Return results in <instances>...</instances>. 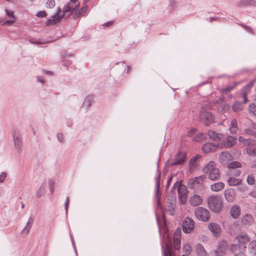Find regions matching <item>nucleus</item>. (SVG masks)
<instances>
[{
  "label": "nucleus",
  "instance_id": "nucleus-22",
  "mask_svg": "<svg viewBox=\"0 0 256 256\" xmlns=\"http://www.w3.org/2000/svg\"><path fill=\"white\" fill-rule=\"evenodd\" d=\"M224 188V184L222 182L214 183L210 186V189L213 192H218Z\"/></svg>",
  "mask_w": 256,
  "mask_h": 256
},
{
  "label": "nucleus",
  "instance_id": "nucleus-25",
  "mask_svg": "<svg viewBox=\"0 0 256 256\" xmlns=\"http://www.w3.org/2000/svg\"><path fill=\"white\" fill-rule=\"evenodd\" d=\"M196 250L198 256H207L208 254L202 244H198L196 246Z\"/></svg>",
  "mask_w": 256,
  "mask_h": 256
},
{
  "label": "nucleus",
  "instance_id": "nucleus-46",
  "mask_svg": "<svg viewBox=\"0 0 256 256\" xmlns=\"http://www.w3.org/2000/svg\"><path fill=\"white\" fill-rule=\"evenodd\" d=\"M36 16L40 18H44L46 16V13L44 11L40 12Z\"/></svg>",
  "mask_w": 256,
  "mask_h": 256
},
{
  "label": "nucleus",
  "instance_id": "nucleus-61",
  "mask_svg": "<svg viewBox=\"0 0 256 256\" xmlns=\"http://www.w3.org/2000/svg\"><path fill=\"white\" fill-rule=\"evenodd\" d=\"M255 208H256V206H255Z\"/></svg>",
  "mask_w": 256,
  "mask_h": 256
},
{
  "label": "nucleus",
  "instance_id": "nucleus-44",
  "mask_svg": "<svg viewBox=\"0 0 256 256\" xmlns=\"http://www.w3.org/2000/svg\"><path fill=\"white\" fill-rule=\"evenodd\" d=\"M55 6V1L54 0H49L46 3L47 8H52Z\"/></svg>",
  "mask_w": 256,
  "mask_h": 256
},
{
  "label": "nucleus",
  "instance_id": "nucleus-12",
  "mask_svg": "<svg viewBox=\"0 0 256 256\" xmlns=\"http://www.w3.org/2000/svg\"><path fill=\"white\" fill-rule=\"evenodd\" d=\"M220 147V144H213L210 142H208L203 145L202 147V151L204 154H208L216 151Z\"/></svg>",
  "mask_w": 256,
  "mask_h": 256
},
{
  "label": "nucleus",
  "instance_id": "nucleus-33",
  "mask_svg": "<svg viewBox=\"0 0 256 256\" xmlns=\"http://www.w3.org/2000/svg\"><path fill=\"white\" fill-rule=\"evenodd\" d=\"M242 167V164L238 161L232 162L229 163L228 165V168L234 169L235 168Z\"/></svg>",
  "mask_w": 256,
  "mask_h": 256
},
{
  "label": "nucleus",
  "instance_id": "nucleus-36",
  "mask_svg": "<svg viewBox=\"0 0 256 256\" xmlns=\"http://www.w3.org/2000/svg\"><path fill=\"white\" fill-rule=\"evenodd\" d=\"M246 181L249 184H254L256 182V179L254 176L252 174L248 175L247 176Z\"/></svg>",
  "mask_w": 256,
  "mask_h": 256
},
{
  "label": "nucleus",
  "instance_id": "nucleus-42",
  "mask_svg": "<svg viewBox=\"0 0 256 256\" xmlns=\"http://www.w3.org/2000/svg\"><path fill=\"white\" fill-rule=\"evenodd\" d=\"M249 110L250 112L256 116V106L254 104H252L250 105Z\"/></svg>",
  "mask_w": 256,
  "mask_h": 256
},
{
  "label": "nucleus",
  "instance_id": "nucleus-45",
  "mask_svg": "<svg viewBox=\"0 0 256 256\" xmlns=\"http://www.w3.org/2000/svg\"><path fill=\"white\" fill-rule=\"evenodd\" d=\"M6 177V174L2 172L0 175V182H3Z\"/></svg>",
  "mask_w": 256,
  "mask_h": 256
},
{
  "label": "nucleus",
  "instance_id": "nucleus-24",
  "mask_svg": "<svg viewBox=\"0 0 256 256\" xmlns=\"http://www.w3.org/2000/svg\"><path fill=\"white\" fill-rule=\"evenodd\" d=\"M254 222V218L250 214L244 215L242 219V222L246 226L251 225Z\"/></svg>",
  "mask_w": 256,
  "mask_h": 256
},
{
  "label": "nucleus",
  "instance_id": "nucleus-30",
  "mask_svg": "<svg viewBox=\"0 0 256 256\" xmlns=\"http://www.w3.org/2000/svg\"><path fill=\"white\" fill-rule=\"evenodd\" d=\"M94 97L92 96H86L84 102L82 106L88 109L93 102Z\"/></svg>",
  "mask_w": 256,
  "mask_h": 256
},
{
  "label": "nucleus",
  "instance_id": "nucleus-43",
  "mask_svg": "<svg viewBox=\"0 0 256 256\" xmlns=\"http://www.w3.org/2000/svg\"><path fill=\"white\" fill-rule=\"evenodd\" d=\"M181 240H174V246L176 250H179L180 248Z\"/></svg>",
  "mask_w": 256,
  "mask_h": 256
},
{
  "label": "nucleus",
  "instance_id": "nucleus-1",
  "mask_svg": "<svg viewBox=\"0 0 256 256\" xmlns=\"http://www.w3.org/2000/svg\"><path fill=\"white\" fill-rule=\"evenodd\" d=\"M79 6L78 0H70L69 3L63 8L62 12L60 8L58 9L57 14L52 16L51 19L48 20L46 23V26L54 25L60 22L62 18L69 16L74 19L84 16L87 12L88 7L86 6H84L79 8Z\"/></svg>",
  "mask_w": 256,
  "mask_h": 256
},
{
  "label": "nucleus",
  "instance_id": "nucleus-47",
  "mask_svg": "<svg viewBox=\"0 0 256 256\" xmlns=\"http://www.w3.org/2000/svg\"><path fill=\"white\" fill-rule=\"evenodd\" d=\"M57 137L60 142H63V141L64 140V136L62 134H61V133L58 134Z\"/></svg>",
  "mask_w": 256,
  "mask_h": 256
},
{
  "label": "nucleus",
  "instance_id": "nucleus-20",
  "mask_svg": "<svg viewBox=\"0 0 256 256\" xmlns=\"http://www.w3.org/2000/svg\"><path fill=\"white\" fill-rule=\"evenodd\" d=\"M7 16L10 18V20H6L4 22L5 25H12L16 21V18L14 16V12L9 10H6Z\"/></svg>",
  "mask_w": 256,
  "mask_h": 256
},
{
  "label": "nucleus",
  "instance_id": "nucleus-48",
  "mask_svg": "<svg viewBox=\"0 0 256 256\" xmlns=\"http://www.w3.org/2000/svg\"><path fill=\"white\" fill-rule=\"evenodd\" d=\"M248 140V139H246V140L244 139V138L242 136H240L238 138L239 142H242L245 146H246V141Z\"/></svg>",
  "mask_w": 256,
  "mask_h": 256
},
{
  "label": "nucleus",
  "instance_id": "nucleus-21",
  "mask_svg": "<svg viewBox=\"0 0 256 256\" xmlns=\"http://www.w3.org/2000/svg\"><path fill=\"white\" fill-rule=\"evenodd\" d=\"M208 136L209 139L212 140L214 141H220L222 139V134L216 133L214 130H209L208 132Z\"/></svg>",
  "mask_w": 256,
  "mask_h": 256
},
{
  "label": "nucleus",
  "instance_id": "nucleus-57",
  "mask_svg": "<svg viewBox=\"0 0 256 256\" xmlns=\"http://www.w3.org/2000/svg\"><path fill=\"white\" fill-rule=\"evenodd\" d=\"M22 208H24V204H23V202H22Z\"/></svg>",
  "mask_w": 256,
  "mask_h": 256
},
{
  "label": "nucleus",
  "instance_id": "nucleus-53",
  "mask_svg": "<svg viewBox=\"0 0 256 256\" xmlns=\"http://www.w3.org/2000/svg\"><path fill=\"white\" fill-rule=\"evenodd\" d=\"M240 174V170H236V173L234 174L236 176H238Z\"/></svg>",
  "mask_w": 256,
  "mask_h": 256
},
{
  "label": "nucleus",
  "instance_id": "nucleus-23",
  "mask_svg": "<svg viewBox=\"0 0 256 256\" xmlns=\"http://www.w3.org/2000/svg\"><path fill=\"white\" fill-rule=\"evenodd\" d=\"M13 136L15 146L18 148L22 146V142L19 132L15 130Z\"/></svg>",
  "mask_w": 256,
  "mask_h": 256
},
{
  "label": "nucleus",
  "instance_id": "nucleus-49",
  "mask_svg": "<svg viewBox=\"0 0 256 256\" xmlns=\"http://www.w3.org/2000/svg\"><path fill=\"white\" fill-rule=\"evenodd\" d=\"M196 129L192 128L188 132V136H192L195 132H196Z\"/></svg>",
  "mask_w": 256,
  "mask_h": 256
},
{
  "label": "nucleus",
  "instance_id": "nucleus-10",
  "mask_svg": "<svg viewBox=\"0 0 256 256\" xmlns=\"http://www.w3.org/2000/svg\"><path fill=\"white\" fill-rule=\"evenodd\" d=\"M178 191L179 200L182 204H185L187 200L188 194L186 187L184 185L178 184Z\"/></svg>",
  "mask_w": 256,
  "mask_h": 256
},
{
  "label": "nucleus",
  "instance_id": "nucleus-51",
  "mask_svg": "<svg viewBox=\"0 0 256 256\" xmlns=\"http://www.w3.org/2000/svg\"><path fill=\"white\" fill-rule=\"evenodd\" d=\"M54 184V181L50 180V182H49V185H50V188L52 191L53 190Z\"/></svg>",
  "mask_w": 256,
  "mask_h": 256
},
{
  "label": "nucleus",
  "instance_id": "nucleus-28",
  "mask_svg": "<svg viewBox=\"0 0 256 256\" xmlns=\"http://www.w3.org/2000/svg\"><path fill=\"white\" fill-rule=\"evenodd\" d=\"M238 6H256V2L254 0H242L238 3Z\"/></svg>",
  "mask_w": 256,
  "mask_h": 256
},
{
  "label": "nucleus",
  "instance_id": "nucleus-17",
  "mask_svg": "<svg viewBox=\"0 0 256 256\" xmlns=\"http://www.w3.org/2000/svg\"><path fill=\"white\" fill-rule=\"evenodd\" d=\"M236 142V138L232 136H228L226 140L222 141L220 144V147L230 148Z\"/></svg>",
  "mask_w": 256,
  "mask_h": 256
},
{
  "label": "nucleus",
  "instance_id": "nucleus-7",
  "mask_svg": "<svg viewBox=\"0 0 256 256\" xmlns=\"http://www.w3.org/2000/svg\"><path fill=\"white\" fill-rule=\"evenodd\" d=\"M195 222L193 220L190 218H186L183 221L182 230L186 234H190L192 232L194 228Z\"/></svg>",
  "mask_w": 256,
  "mask_h": 256
},
{
  "label": "nucleus",
  "instance_id": "nucleus-37",
  "mask_svg": "<svg viewBox=\"0 0 256 256\" xmlns=\"http://www.w3.org/2000/svg\"><path fill=\"white\" fill-rule=\"evenodd\" d=\"M166 237V240H165L164 242V246H163V254H164V248H165V247L168 244H170V245L171 246H172V244L170 242V237L169 236L168 234H166V236H164V237Z\"/></svg>",
  "mask_w": 256,
  "mask_h": 256
},
{
  "label": "nucleus",
  "instance_id": "nucleus-55",
  "mask_svg": "<svg viewBox=\"0 0 256 256\" xmlns=\"http://www.w3.org/2000/svg\"><path fill=\"white\" fill-rule=\"evenodd\" d=\"M172 180V178H169V180L168 181V184L169 185L170 183V181Z\"/></svg>",
  "mask_w": 256,
  "mask_h": 256
},
{
  "label": "nucleus",
  "instance_id": "nucleus-34",
  "mask_svg": "<svg viewBox=\"0 0 256 256\" xmlns=\"http://www.w3.org/2000/svg\"><path fill=\"white\" fill-rule=\"evenodd\" d=\"M181 229L177 228L174 234V240H181Z\"/></svg>",
  "mask_w": 256,
  "mask_h": 256
},
{
  "label": "nucleus",
  "instance_id": "nucleus-5",
  "mask_svg": "<svg viewBox=\"0 0 256 256\" xmlns=\"http://www.w3.org/2000/svg\"><path fill=\"white\" fill-rule=\"evenodd\" d=\"M194 214L196 218L202 222H207L210 218V213L206 208L198 207L194 210Z\"/></svg>",
  "mask_w": 256,
  "mask_h": 256
},
{
  "label": "nucleus",
  "instance_id": "nucleus-58",
  "mask_svg": "<svg viewBox=\"0 0 256 256\" xmlns=\"http://www.w3.org/2000/svg\"><path fill=\"white\" fill-rule=\"evenodd\" d=\"M46 74H52L51 72H47Z\"/></svg>",
  "mask_w": 256,
  "mask_h": 256
},
{
  "label": "nucleus",
  "instance_id": "nucleus-6",
  "mask_svg": "<svg viewBox=\"0 0 256 256\" xmlns=\"http://www.w3.org/2000/svg\"><path fill=\"white\" fill-rule=\"evenodd\" d=\"M206 179V176L205 175H202L190 178L188 180V186L190 188L192 189L198 188L203 185Z\"/></svg>",
  "mask_w": 256,
  "mask_h": 256
},
{
  "label": "nucleus",
  "instance_id": "nucleus-32",
  "mask_svg": "<svg viewBox=\"0 0 256 256\" xmlns=\"http://www.w3.org/2000/svg\"><path fill=\"white\" fill-rule=\"evenodd\" d=\"M201 158H202V156L200 154H197L195 156L192 158L190 159V163H189L190 166V168H195L196 166L197 165V164H196L197 160Z\"/></svg>",
  "mask_w": 256,
  "mask_h": 256
},
{
  "label": "nucleus",
  "instance_id": "nucleus-50",
  "mask_svg": "<svg viewBox=\"0 0 256 256\" xmlns=\"http://www.w3.org/2000/svg\"><path fill=\"white\" fill-rule=\"evenodd\" d=\"M113 24H114L113 22H109L104 23L103 24V26H106V27H108V26H112Z\"/></svg>",
  "mask_w": 256,
  "mask_h": 256
},
{
  "label": "nucleus",
  "instance_id": "nucleus-60",
  "mask_svg": "<svg viewBox=\"0 0 256 256\" xmlns=\"http://www.w3.org/2000/svg\"><path fill=\"white\" fill-rule=\"evenodd\" d=\"M182 256H188V255H185V254H184V255H182Z\"/></svg>",
  "mask_w": 256,
  "mask_h": 256
},
{
  "label": "nucleus",
  "instance_id": "nucleus-27",
  "mask_svg": "<svg viewBox=\"0 0 256 256\" xmlns=\"http://www.w3.org/2000/svg\"><path fill=\"white\" fill-rule=\"evenodd\" d=\"M238 122L236 119H232L230 124L229 130L232 134H236L238 130Z\"/></svg>",
  "mask_w": 256,
  "mask_h": 256
},
{
  "label": "nucleus",
  "instance_id": "nucleus-56",
  "mask_svg": "<svg viewBox=\"0 0 256 256\" xmlns=\"http://www.w3.org/2000/svg\"><path fill=\"white\" fill-rule=\"evenodd\" d=\"M28 226H26V228L27 229V233L28 232L30 231V228H28Z\"/></svg>",
  "mask_w": 256,
  "mask_h": 256
},
{
  "label": "nucleus",
  "instance_id": "nucleus-8",
  "mask_svg": "<svg viewBox=\"0 0 256 256\" xmlns=\"http://www.w3.org/2000/svg\"><path fill=\"white\" fill-rule=\"evenodd\" d=\"M246 154L250 156L256 157V142L252 139L246 141Z\"/></svg>",
  "mask_w": 256,
  "mask_h": 256
},
{
  "label": "nucleus",
  "instance_id": "nucleus-39",
  "mask_svg": "<svg viewBox=\"0 0 256 256\" xmlns=\"http://www.w3.org/2000/svg\"><path fill=\"white\" fill-rule=\"evenodd\" d=\"M249 248L253 253H256V240L251 242L249 244Z\"/></svg>",
  "mask_w": 256,
  "mask_h": 256
},
{
  "label": "nucleus",
  "instance_id": "nucleus-13",
  "mask_svg": "<svg viewBox=\"0 0 256 256\" xmlns=\"http://www.w3.org/2000/svg\"><path fill=\"white\" fill-rule=\"evenodd\" d=\"M224 196L228 202H232L236 198V192L233 188H228L224 191Z\"/></svg>",
  "mask_w": 256,
  "mask_h": 256
},
{
  "label": "nucleus",
  "instance_id": "nucleus-16",
  "mask_svg": "<svg viewBox=\"0 0 256 256\" xmlns=\"http://www.w3.org/2000/svg\"><path fill=\"white\" fill-rule=\"evenodd\" d=\"M236 240L240 245V246H242L244 248L246 246L245 244L250 241L248 236L245 234H240L236 236Z\"/></svg>",
  "mask_w": 256,
  "mask_h": 256
},
{
  "label": "nucleus",
  "instance_id": "nucleus-15",
  "mask_svg": "<svg viewBox=\"0 0 256 256\" xmlns=\"http://www.w3.org/2000/svg\"><path fill=\"white\" fill-rule=\"evenodd\" d=\"M202 198L201 196L198 194H194L190 197L189 202L193 206H196L202 204Z\"/></svg>",
  "mask_w": 256,
  "mask_h": 256
},
{
  "label": "nucleus",
  "instance_id": "nucleus-40",
  "mask_svg": "<svg viewBox=\"0 0 256 256\" xmlns=\"http://www.w3.org/2000/svg\"><path fill=\"white\" fill-rule=\"evenodd\" d=\"M204 138V135L202 133H200L197 134L194 138V140L196 142H200Z\"/></svg>",
  "mask_w": 256,
  "mask_h": 256
},
{
  "label": "nucleus",
  "instance_id": "nucleus-29",
  "mask_svg": "<svg viewBox=\"0 0 256 256\" xmlns=\"http://www.w3.org/2000/svg\"><path fill=\"white\" fill-rule=\"evenodd\" d=\"M242 180L240 178H236L233 177H230L228 180V185L230 186H236L240 184Z\"/></svg>",
  "mask_w": 256,
  "mask_h": 256
},
{
  "label": "nucleus",
  "instance_id": "nucleus-54",
  "mask_svg": "<svg viewBox=\"0 0 256 256\" xmlns=\"http://www.w3.org/2000/svg\"><path fill=\"white\" fill-rule=\"evenodd\" d=\"M68 202H69V199H68V198H67L66 200V208H68Z\"/></svg>",
  "mask_w": 256,
  "mask_h": 256
},
{
  "label": "nucleus",
  "instance_id": "nucleus-9",
  "mask_svg": "<svg viewBox=\"0 0 256 256\" xmlns=\"http://www.w3.org/2000/svg\"><path fill=\"white\" fill-rule=\"evenodd\" d=\"M200 120L205 125L208 126L214 122V116L208 112H203L200 113Z\"/></svg>",
  "mask_w": 256,
  "mask_h": 256
},
{
  "label": "nucleus",
  "instance_id": "nucleus-35",
  "mask_svg": "<svg viewBox=\"0 0 256 256\" xmlns=\"http://www.w3.org/2000/svg\"><path fill=\"white\" fill-rule=\"evenodd\" d=\"M232 109L234 112H238L243 109V106L242 104L236 102L234 104Z\"/></svg>",
  "mask_w": 256,
  "mask_h": 256
},
{
  "label": "nucleus",
  "instance_id": "nucleus-19",
  "mask_svg": "<svg viewBox=\"0 0 256 256\" xmlns=\"http://www.w3.org/2000/svg\"><path fill=\"white\" fill-rule=\"evenodd\" d=\"M230 214L234 218H237L240 214V207L238 205H234L230 209Z\"/></svg>",
  "mask_w": 256,
  "mask_h": 256
},
{
  "label": "nucleus",
  "instance_id": "nucleus-2",
  "mask_svg": "<svg viewBox=\"0 0 256 256\" xmlns=\"http://www.w3.org/2000/svg\"><path fill=\"white\" fill-rule=\"evenodd\" d=\"M202 171L205 174H208V178L212 180H216L220 178V172L218 168H216V162L210 161L202 168Z\"/></svg>",
  "mask_w": 256,
  "mask_h": 256
},
{
  "label": "nucleus",
  "instance_id": "nucleus-26",
  "mask_svg": "<svg viewBox=\"0 0 256 256\" xmlns=\"http://www.w3.org/2000/svg\"><path fill=\"white\" fill-rule=\"evenodd\" d=\"M232 158L231 154L228 152H222L220 154L221 162L224 164L228 162V160H231Z\"/></svg>",
  "mask_w": 256,
  "mask_h": 256
},
{
  "label": "nucleus",
  "instance_id": "nucleus-38",
  "mask_svg": "<svg viewBox=\"0 0 256 256\" xmlns=\"http://www.w3.org/2000/svg\"><path fill=\"white\" fill-rule=\"evenodd\" d=\"M45 188H46V186H42L39 188L38 190V192H36V194L37 198H40L44 194L45 192Z\"/></svg>",
  "mask_w": 256,
  "mask_h": 256
},
{
  "label": "nucleus",
  "instance_id": "nucleus-14",
  "mask_svg": "<svg viewBox=\"0 0 256 256\" xmlns=\"http://www.w3.org/2000/svg\"><path fill=\"white\" fill-rule=\"evenodd\" d=\"M208 228L216 237H218L220 234L221 228L219 224L214 222L210 223L208 225Z\"/></svg>",
  "mask_w": 256,
  "mask_h": 256
},
{
  "label": "nucleus",
  "instance_id": "nucleus-52",
  "mask_svg": "<svg viewBox=\"0 0 256 256\" xmlns=\"http://www.w3.org/2000/svg\"><path fill=\"white\" fill-rule=\"evenodd\" d=\"M242 26L243 28H244L245 29H246V30H248L249 32H253V30L251 28H250L248 26H244V24H242Z\"/></svg>",
  "mask_w": 256,
  "mask_h": 256
},
{
  "label": "nucleus",
  "instance_id": "nucleus-59",
  "mask_svg": "<svg viewBox=\"0 0 256 256\" xmlns=\"http://www.w3.org/2000/svg\"><path fill=\"white\" fill-rule=\"evenodd\" d=\"M178 184V182H176L174 186H177V185Z\"/></svg>",
  "mask_w": 256,
  "mask_h": 256
},
{
  "label": "nucleus",
  "instance_id": "nucleus-4",
  "mask_svg": "<svg viewBox=\"0 0 256 256\" xmlns=\"http://www.w3.org/2000/svg\"><path fill=\"white\" fill-rule=\"evenodd\" d=\"M186 159V153L184 152H179L172 160H168L166 164L168 166L183 164Z\"/></svg>",
  "mask_w": 256,
  "mask_h": 256
},
{
  "label": "nucleus",
  "instance_id": "nucleus-31",
  "mask_svg": "<svg viewBox=\"0 0 256 256\" xmlns=\"http://www.w3.org/2000/svg\"><path fill=\"white\" fill-rule=\"evenodd\" d=\"M174 252L172 250V246L167 244L164 250V256H174Z\"/></svg>",
  "mask_w": 256,
  "mask_h": 256
},
{
  "label": "nucleus",
  "instance_id": "nucleus-41",
  "mask_svg": "<svg viewBox=\"0 0 256 256\" xmlns=\"http://www.w3.org/2000/svg\"><path fill=\"white\" fill-rule=\"evenodd\" d=\"M182 249L184 251L187 253H190L192 252V248L190 244H186L184 245Z\"/></svg>",
  "mask_w": 256,
  "mask_h": 256
},
{
  "label": "nucleus",
  "instance_id": "nucleus-3",
  "mask_svg": "<svg viewBox=\"0 0 256 256\" xmlns=\"http://www.w3.org/2000/svg\"><path fill=\"white\" fill-rule=\"evenodd\" d=\"M207 204L211 210L219 212L223 207V202L221 198L218 195L212 196L207 198Z\"/></svg>",
  "mask_w": 256,
  "mask_h": 256
},
{
  "label": "nucleus",
  "instance_id": "nucleus-11",
  "mask_svg": "<svg viewBox=\"0 0 256 256\" xmlns=\"http://www.w3.org/2000/svg\"><path fill=\"white\" fill-rule=\"evenodd\" d=\"M228 250V244L226 241L222 240L219 242L215 250L216 256H224Z\"/></svg>",
  "mask_w": 256,
  "mask_h": 256
},
{
  "label": "nucleus",
  "instance_id": "nucleus-18",
  "mask_svg": "<svg viewBox=\"0 0 256 256\" xmlns=\"http://www.w3.org/2000/svg\"><path fill=\"white\" fill-rule=\"evenodd\" d=\"M254 82L255 80L252 81L246 86H245L244 88L243 92H242V98L243 99L242 102L244 104H246L247 102V94L250 92V88L253 86Z\"/></svg>",
  "mask_w": 256,
  "mask_h": 256
}]
</instances>
